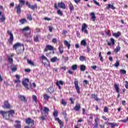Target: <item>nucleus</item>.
<instances>
[{
    "mask_svg": "<svg viewBox=\"0 0 128 128\" xmlns=\"http://www.w3.org/2000/svg\"><path fill=\"white\" fill-rule=\"evenodd\" d=\"M52 42L54 44H56L58 42V40L56 38H54L52 40Z\"/></svg>",
    "mask_w": 128,
    "mask_h": 128,
    "instance_id": "obj_59",
    "label": "nucleus"
},
{
    "mask_svg": "<svg viewBox=\"0 0 128 128\" xmlns=\"http://www.w3.org/2000/svg\"><path fill=\"white\" fill-rule=\"evenodd\" d=\"M30 30V27L27 26V27L24 28L23 29H22V32H28V30Z\"/></svg>",
    "mask_w": 128,
    "mask_h": 128,
    "instance_id": "obj_48",
    "label": "nucleus"
},
{
    "mask_svg": "<svg viewBox=\"0 0 128 128\" xmlns=\"http://www.w3.org/2000/svg\"><path fill=\"white\" fill-rule=\"evenodd\" d=\"M26 6H28V8H29L31 10H36V8H38V5L36 4H34L33 6H31L30 4V3H28V2H27L26 3Z\"/></svg>",
    "mask_w": 128,
    "mask_h": 128,
    "instance_id": "obj_8",
    "label": "nucleus"
},
{
    "mask_svg": "<svg viewBox=\"0 0 128 128\" xmlns=\"http://www.w3.org/2000/svg\"><path fill=\"white\" fill-rule=\"evenodd\" d=\"M114 88L116 90V92L117 93H119L120 92V88L118 87V84H114Z\"/></svg>",
    "mask_w": 128,
    "mask_h": 128,
    "instance_id": "obj_27",
    "label": "nucleus"
},
{
    "mask_svg": "<svg viewBox=\"0 0 128 128\" xmlns=\"http://www.w3.org/2000/svg\"><path fill=\"white\" fill-rule=\"evenodd\" d=\"M32 99L33 102L35 104H38V96H36V95H33L32 96Z\"/></svg>",
    "mask_w": 128,
    "mask_h": 128,
    "instance_id": "obj_23",
    "label": "nucleus"
},
{
    "mask_svg": "<svg viewBox=\"0 0 128 128\" xmlns=\"http://www.w3.org/2000/svg\"><path fill=\"white\" fill-rule=\"evenodd\" d=\"M93 2H94V4H96V6H100V3H98V2H96V0H93Z\"/></svg>",
    "mask_w": 128,
    "mask_h": 128,
    "instance_id": "obj_61",
    "label": "nucleus"
},
{
    "mask_svg": "<svg viewBox=\"0 0 128 128\" xmlns=\"http://www.w3.org/2000/svg\"><path fill=\"white\" fill-rule=\"evenodd\" d=\"M69 8L70 10V12L74 10V5H72V3H70L69 4Z\"/></svg>",
    "mask_w": 128,
    "mask_h": 128,
    "instance_id": "obj_40",
    "label": "nucleus"
},
{
    "mask_svg": "<svg viewBox=\"0 0 128 128\" xmlns=\"http://www.w3.org/2000/svg\"><path fill=\"white\" fill-rule=\"evenodd\" d=\"M4 20H6V18H4V16H2V18H0V20L2 22H4Z\"/></svg>",
    "mask_w": 128,
    "mask_h": 128,
    "instance_id": "obj_63",
    "label": "nucleus"
},
{
    "mask_svg": "<svg viewBox=\"0 0 128 128\" xmlns=\"http://www.w3.org/2000/svg\"><path fill=\"white\" fill-rule=\"evenodd\" d=\"M24 128H34V125H30V126H24Z\"/></svg>",
    "mask_w": 128,
    "mask_h": 128,
    "instance_id": "obj_54",
    "label": "nucleus"
},
{
    "mask_svg": "<svg viewBox=\"0 0 128 128\" xmlns=\"http://www.w3.org/2000/svg\"><path fill=\"white\" fill-rule=\"evenodd\" d=\"M88 25L86 23H84L82 25V30H86L88 28Z\"/></svg>",
    "mask_w": 128,
    "mask_h": 128,
    "instance_id": "obj_35",
    "label": "nucleus"
},
{
    "mask_svg": "<svg viewBox=\"0 0 128 128\" xmlns=\"http://www.w3.org/2000/svg\"><path fill=\"white\" fill-rule=\"evenodd\" d=\"M108 124H109V126H110L112 128H116V122H109L108 123Z\"/></svg>",
    "mask_w": 128,
    "mask_h": 128,
    "instance_id": "obj_33",
    "label": "nucleus"
},
{
    "mask_svg": "<svg viewBox=\"0 0 128 128\" xmlns=\"http://www.w3.org/2000/svg\"><path fill=\"white\" fill-rule=\"evenodd\" d=\"M82 32H84V34H88V32L86 29H84V30H82Z\"/></svg>",
    "mask_w": 128,
    "mask_h": 128,
    "instance_id": "obj_57",
    "label": "nucleus"
},
{
    "mask_svg": "<svg viewBox=\"0 0 128 128\" xmlns=\"http://www.w3.org/2000/svg\"><path fill=\"white\" fill-rule=\"evenodd\" d=\"M74 84L77 93L80 94V86H78V79H74Z\"/></svg>",
    "mask_w": 128,
    "mask_h": 128,
    "instance_id": "obj_3",
    "label": "nucleus"
},
{
    "mask_svg": "<svg viewBox=\"0 0 128 128\" xmlns=\"http://www.w3.org/2000/svg\"><path fill=\"white\" fill-rule=\"evenodd\" d=\"M20 24H24V22H26V20L24 18L21 19L20 20Z\"/></svg>",
    "mask_w": 128,
    "mask_h": 128,
    "instance_id": "obj_49",
    "label": "nucleus"
},
{
    "mask_svg": "<svg viewBox=\"0 0 128 128\" xmlns=\"http://www.w3.org/2000/svg\"><path fill=\"white\" fill-rule=\"evenodd\" d=\"M8 34H10V37L9 40H8V42H9V44H12V42H14V34H12V32L8 30L7 32Z\"/></svg>",
    "mask_w": 128,
    "mask_h": 128,
    "instance_id": "obj_6",
    "label": "nucleus"
},
{
    "mask_svg": "<svg viewBox=\"0 0 128 128\" xmlns=\"http://www.w3.org/2000/svg\"><path fill=\"white\" fill-rule=\"evenodd\" d=\"M120 50V47L119 46H116V48L114 50V52H118Z\"/></svg>",
    "mask_w": 128,
    "mask_h": 128,
    "instance_id": "obj_41",
    "label": "nucleus"
},
{
    "mask_svg": "<svg viewBox=\"0 0 128 128\" xmlns=\"http://www.w3.org/2000/svg\"><path fill=\"white\" fill-rule=\"evenodd\" d=\"M56 86L58 87L59 90H62V87L60 86V85L58 81L56 82Z\"/></svg>",
    "mask_w": 128,
    "mask_h": 128,
    "instance_id": "obj_58",
    "label": "nucleus"
},
{
    "mask_svg": "<svg viewBox=\"0 0 128 128\" xmlns=\"http://www.w3.org/2000/svg\"><path fill=\"white\" fill-rule=\"evenodd\" d=\"M43 112L45 114V116H47L48 114V112H50V108H48V107H44Z\"/></svg>",
    "mask_w": 128,
    "mask_h": 128,
    "instance_id": "obj_15",
    "label": "nucleus"
},
{
    "mask_svg": "<svg viewBox=\"0 0 128 128\" xmlns=\"http://www.w3.org/2000/svg\"><path fill=\"white\" fill-rule=\"evenodd\" d=\"M57 14H59V16H62V14H63L62 12L60 11V10H58L57 11Z\"/></svg>",
    "mask_w": 128,
    "mask_h": 128,
    "instance_id": "obj_55",
    "label": "nucleus"
},
{
    "mask_svg": "<svg viewBox=\"0 0 128 128\" xmlns=\"http://www.w3.org/2000/svg\"><path fill=\"white\" fill-rule=\"evenodd\" d=\"M4 108H10V104L8 103V101H5L4 102V106H2Z\"/></svg>",
    "mask_w": 128,
    "mask_h": 128,
    "instance_id": "obj_11",
    "label": "nucleus"
},
{
    "mask_svg": "<svg viewBox=\"0 0 128 128\" xmlns=\"http://www.w3.org/2000/svg\"><path fill=\"white\" fill-rule=\"evenodd\" d=\"M62 116H64V118H66V116H68V114H66V111H64L62 113Z\"/></svg>",
    "mask_w": 128,
    "mask_h": 128,
    "instance_id": "obj_50",
    "label": "nucleus"
},
{
    "mask_svg": "<svg viewBox=\"0 0 128 128\" xmlns=\"http://www.w3.org/2000/svg\"><path fill=\"white\" fill-rule=\"evenodd\" d=\"M72 70H78V65H73L72 66Z\"/></svg>",
    "mask_w": 128,
    "mask_h": 128,
    "instance_id": "obj_43",
    "label": "nucleus"
},
{
    "mask_svg": "<svg viewBox=\"0 0 128 128\" xmlns=\"http://www.w3.org/2000/svg\"><path fill=\"white\" fill-rule=\"evenodd\" d=\"M120 34H122V33H120V32H118L117 33L113 34V36H115V38H118Z\"/></svg>",
    "mask_w": 128,
    "mask_h": 128,
    "instance_id": "obj_34",
    "label": "nucleus"
},
{
    "mask_svg": "<svg viewBox=\"0 0 128 128\" xmlns=\"http://www.w3.org/2000/svg\"><path fill=\"white\" fill-rule=\"evenodd\" d=\"M26 4V0H19V4L18 6H24Z\"/></svg>",
    "mask_w": 128,
    "mask_h": 128,
    "instance_id": "obj_20",
    "label": "nucleus"
},
{
    "mask_svg": "<svg viewBox=\"0 0 128 128\" xmlns=\"http://www.w3.org/2000/svg\"><path fill=\"white\" fill-rule=\"evenodd\" d=\"M16 78H17V80H14V82L16 84H18V82L20 83V76L19 75H16Z\"/></svg>",
    "mask_w": 128,
    "mask_h": 128,
    "instance_id": "obj_21",
    "label": "nucleus"
},
{
    "mask_svg": "<svg viewBox=\"0 0 128 128\" xmlns=\"http://www.w3.org/2000/svg\"><path fill=\"white\" fill-rule=\"evenodd\" d=\"M22 6H20L19 5L16 6L15 8L17 10L16 12L18 14H20L22 12Z\"/></svg>",
    "mask_w": 128,
    "mask_h": 128,
    "instance_id": "obj_13",
    "label": "nucleus"
},
{
    "mask_svg": "<svg viewBox=\"0 0 128 128\" xmlns=\"http://www.w3.org/2000/svg\"><path fill=\"white\" fill-rule=\"evenodd\" d=\"M54 46L50 45H47L46 46V48H44V52H48V50H54Z\"/></svg>",
    "mask_w": 128,
    "mask_h": 128,
    "instance_id": "obj_9",
    "label": "nucleus"
},
{
    "mask_svg": "<svg viewBox=\"0 0 128 128\" xmlns=\"http://www.w3.org/2000/svg\"><path fill=\"white\" fill-rule=\"evenodd\" d=\"M41 58L43 60H48V58H46V56H44V55H42V56Z\"/></svg>",
    "mask_w": 128,
    "mask_h": 128,
    "instance_id": "obj_56",
    "label": "nucleus"
},
{
    "mask_svg": "<svg viewBox=\"0 0 128 128\" xmlns=\"http://www.w3.org/2000/svg\"><path fill=\"white\" fill-rule=\"evenodd\" d=\"M11 70L12 72H16L18 70V67L16 66H13L11 68Z\"/></svg>",
    "mask_w": 128,
    "mask_h": 128,
    "instance_id": "obj_30",
    "label": "nucleus"
},
{
    "mask_svg": "<svg viewBox=\"0 0 128 128\" xmlns=\"http://www.w3.org/2000/svg\"><path fill=\"white\" fill-rule=\"evenodd\" d=\"M21 48H22L23 50H24V44H22L20 42H17L13 46V48L14 50H15L18 54H20Z\"/></svg>",
    "mask_w": 128,
    "mask_h": 128,
    "instance_id": "obj_2",
    "label": "nucleus"
},
{
    "mask_svg": "<svg viewBox=\"0 0 128 128\" xmlns=\"http://www.w3.org/2000/svg\"><path fill=\"white\" fill-rule=\"evenodd\" d=\"M58 110H54V113H53V116H54V118H56V116H58Z\"/></svg>",
    "mask_w": 128,
    "mask_h": 128,
    "instance_id": "obj_42",
    "label": "nucleus"
},
{
    "mask_svg": "<svg viewBox=\"0 0 128 128\" xmlns=\"http://www.w3.org/2000/svg\"><path fill=\"white\" fill-rule=\"evenodd\" d=\"M58 6L60 8H62V10H66V4L64 3V2H58Z\"/></svg>",
    "mask_w": 128,
    "mask_h": 128,
    "instance_id": "obj_12",
    "label": "nucleus"
},
{
    "mask_svg": "<svg viewBox=\"0 0 128 128\" xmlns=\"http://www.w3.org/2000/svg\"><path fill=\"white\" fill-rule=\"evenodd\" d=\"M91 96L92 98H94L95 100H96V102H98V95L96 94H92L91 95Z\"/></svg>",
    "mask_w": 128,
    "mask_h": 128,
    "instance_id": "obj_25",
    "label": "nucleus"
},
{
    "mask_svg": "<svg viewBox=\"0 0 128 128\" xmlns=\"http://www.w3.org/2000/svg\"><path fill=\"white\" fill-rule=\"evenodd\" d=\"M18 98H20V100L22 102H26L28 100H26V97L22 95H20L18 96Z\"/></svg>",
    "mask_w": 128,
    "mask_h": 128,
    "instance_id": "obj_19",
    "label": "nucleus"
},
{
    "mask_svg": "<svg viewBox=\"0 0 128 128\" xmlns=\"http://www.w3.org/2000/svg\"><path fill=\"white\" fill-rule=\"evenodd\" d=\"M34 41L36 42H38V35H36V36H34Z\"/></svg>",
    "mask_w": 128,
    "mask_h": 128,
    "instance_id": "obj_46",
    "label": "nucleus"
},
{
    "mask_svg": "<svg viewBox=\"0 0 128 128\" xmlns=\"http://www.w3.org/2000/svg\"><path fill=\"white\" fill-rule=\"evenodd\" d=\"M120 122H124V123L128 122V116L126 117V118H125L123 120H120Z\"/></svg>",
    "mask_w": 128,
    "mask_h": 128,
    "instance_id": "obj_51",
    "label": "nucleus"
},
{
    "mask_svg": "<svg viewBox=\"0 0 128 128\" xmlns=\"http://www.w3.org/2000/svg\"><path fill=\"white\" fill-rule=\"evenodd\" d=\"M111 8L112 10H116V8L114 6V4H108V5L106 6V10H110Z\"/></svg>",
    "mask_w": 128,
    "mask_h": 128,
    "instance_id": "obj_16",
    "label": "nucleus"
},
{
    "mask_svg": "<svg viewBox=\"0 0 128 128\" xmlns=\"http://www.w3.org/2000/svg\"><path fill=\"white\" fill-rule=\"evenodd\" d=\"M58 50L60 52V54H62L64 52V46L62 44H60V46L58 48Z\"/></svg>",
    "mask_w": 128,
    "mask_h": 128,
    "instance_id": "obj_24",
    "label": "nucleus"
},
{
    "mask_svg": "<svg viewBox=\"0 0 128 128\" xmlns=\"http://www.w3.org/2000/svg\"><path fill=\"white\" fill-rule=\"evenodd\" d=\"M98 122H100V116L97 115L96 118H94V128H98Z\"/></svg>",
    "mask_w": 128,
    "mask_h": 128,
    "instance_id": "obj_7",
    "label": "nucleus"
},
{
    "mask_svg": "<svg viewBox=\"0 0 128 128\" xmlns=\"http://www.w3.org/2000/svg\"><path fill=\"white\" fill-rule=\"evenodd\" d=\"M104 112H108V107H105L104 108Z\"/></svg>",
    "mask_w": 128,
    "mask_h": 128,
    "instance_id": "obj_62",
    "label": "nucleus"
},
{
    "mask_svg": "<svg viewBox=\"0 0 128 128\" xmlns=\"http://www.w3.org/2000/svg\"><path fill=\"white\" fill-rule=\"evenodd\" d=\"M86 57H84V56H80V62H84V60H86Z\"/></svg>",
    "mask_w": 128,
    "mask_h": 128,
    "instance_id": "obj_44",
    "label": "nucleus"
},
{
    "mask_svg": "<svg viewBox=\"0 0 128 128\" xmlns=\"http://www.w3.org/2000/svg\"><path fill=\"white\" fill-rule=\"evenodd\" d=\"M80 44H82V46H86V40H82L81 41Z\"/></svg>",
    "mask_w": 128,
    "mask_h": 128,
    "instance_id": "obj_37",
    "label": "nucleus"
},
{
    "mask_svg": "<svg viewBox=\"0 0 128 128\" xmlns=\"http://www.w3.org/2000/svg\"><path fill=\"white\" fill-rule=\"evenodd\" d=\"M126 84H125V88H128V81H126Z\"/></svg>",
    "mask_w": 128,
    "mask_h": 128,
    "instance_id": "obj_64",
    "label": "nucleus"
},
{
    "mask_svg": "<svg viewBox=\"0 0 128 128\" xmlns=\"http://www.w3.org/2000/svg\"><path fill=\"white\" fill-rule=\"evenodd\" d=\"M48 30L50 32H52V30H54V27H52V26H48Z\"/></svg>",
    "mask_w": 128,
    "mask_h": 128,
    "instance_id": "obj_53",
    "label": "nucleus"
},
{
    "mask_svg": "<svg viewBox=\"0 0 128 128\" xmlns=\"http://www.w3.org/2000/svg\"><path fill=\"white\" fill-rule=\"evenodd\" d=\"M27 18L29 20H32V14H27Z\"/></svg>",
    "mask_w": 128,
    "mask_h": 128,
    "instance_id": "obj_45",
    "label": "nucleus"
},
{
    "mask_svg": "<svg viewBox=\"0 0 128 128\" xmlns=\"http://www.w3.org/2000/svg\"><path fill=\"white\" fill-rule=\"evenodd\" d=\"M74 110L76 112H78L80 110V104L76 103V106L74 107Z\"/></svg>",
    "mask_w": 128,
    "mask_h": 128,
    "instance_id": "obj_14",
    "label": "nucleus"
},
{
    "mask_svg": "<svg viewBox=\"0 0 128 128\" xmlns=\"http://www.w3.org/2000/svg\"><path fill=\"white\" fill-rule=\"evenodd\" d=\"M110 42H108V46H112H112H114V38H111Z\"/></svg>",
    "mask_w": 128,
    "mask_h": 128,
    "instance_id": "obj_26",
    "label": "nucleus"
},
{
    "mask_svg": "<svg viewBox=\"0 0 128 128\" xmlns=\"http://www.w3.org/2000/svg\"><path fill=\"white\" fill-rule=\"evenodd\" d=\"M30 82V80L28 78H26L24 80L22 81V84L23 86L26 88V90H30V88H28V84Z\"/></svg>",
    "mask_w": 128,
    "mask_h": 128,
    "instance_id": "obj_5",
    "label": "nucleus"
},
{
    "mask_svg": "<svg viewBox=\"0 0 128 128\" xmlns=\"http://www.w3.org/2000/svg\"><path fill=\"white\" fill-rule=\"evenodd\" d=\"M120 72L122 74H126V70H120Z\"/></svg>",
    "mask_w": 128,
    "mask_h": 128,
    "instance_id": "obj_47",
    "label": "nucleus"
},
{
    "mask_svg": "<svg viewBox=\"0 0 128 128\" xmlns=\"http://www.w3.org/2000/svg\"><path fill=\"white\" fill-rule=\"evenodd\" d=\"M60 70H63L64 71H66V66H61L60 68Z\"/></svg>",
    "mask_w": 128,
    "mask_h": 128,
    "instance_id": "obj_60",
    "label": "nucleus"
},
{
    "mask_svg": "<svg viewBox=\"0 0 128 128\" xmlns=\"http://www.w3.org/2000/svg\"><path fill=\"white\" fill-rule=\"evenodd\" d=\"M120 66V62L116 61V62L114 64V66L118 68Z\"/></svg>",
    "mask_w": 128,
    "mask_h": 128,
    "instance_id": "obj_52",
    "label": "nucleus"
},
{
    "mask_svg": "<svg viewBox=\"0 0 128 128\" xmlns=\"http://www.w3.org/2000/svg\"><path fill=\"white\" fill-rule=\"evenodd\" d=\"M50 97L48 96V94H44V100H48V99L50 98Z\"/></svg>",
    "mask_w": 128,
    "mask_h": 128,
    "instance_id": "obj_39",
    "label": "nucleus"
},
{
    "mask_svg": "<svg viewBox=\"0 0 128 128\" xmlns=\"http://www.w3.org/2000/svg\"><path fill=\"white\" fill-rule=\"evenodd\" d=\"M25 122L28 126H34V120L30 118H28L26 119Z\"/></svg>",
    "mask_w": 128,
    "mask_h": 128,
    "instance_id": "obj_4",
    "label": "nucleus"
},
{
    "mask_svg": "<svg viewBox=\"0 0 128 128\" xmlns=\"http://www.w3.org/2000/svg\"><path fill=\"white\" fill-rule=\"evenodd\" d=\"M27 62L28 64H30V66H34V62L32 61V60L28 59Z\"/></svg>",
    "mask_w": 128,
    "mask_h": 128,
    "instance_id": "obj_36",
    "label": "nucleus"
},
{
    "mask_svg": "<svg viewBox=\"0 0 128 128\" xmlns=\"http://www.w3.org/2000/svg\"><path fill=\"white\" fill-rule=\"evenodd\" d=\"M86 66L84 64L80 66V70H81V72H84L86 70Z\"/></svg>",
    "mask_w": 128,
    "mask_h": 128,
    "instance_id": "obj_29",
    "label": "nucleus"
},
{
    "mask_svg": "<svg viewBox=\"0 0 128 128\" xmlns=\"http://www.w3.org/2000/svg\"><path fill=\"white\" fill-rule=\"evenodd\" d=\"M14 56V54H12L10 56H8V62H10V64H12V62H14V60L12 59V57Z\"/></svg>",
    "mask_w": 128,
    "mask_h": 128,
    "instance_id": "obj_22",
    "label": "nucleus"
},
{
    "mask_svg": "<svg viewBox=\"0 0 128 128\" xmlns=\"http://www.w3.org/2000/svg\"><path fill=\"white\" fill-rule=\"evenodd\" d=\"M64 44L67 46L68 50L70 48V43L68 42L66 40H64Z\"/></svg>",
    "mask_w": 128,
    "mask_h": 128,
    "instance_id": "obj_18",
    "label": "nucleus"
},
{
    "mask_svg": "<svg viewBox=\"0 0 128 128\" xmlns=\"http://www.w3.org/2000/svg\"><path fill=\"white\" fill-rule=\"evenodd\" d=\"M14 114H16L14 110H10L8 111H0V114L2 116V118L7 120L12 121V118H14Z\"/></svg>",
    "mask_w": 128,
    "mask_h": 128,
    "instance_id": "obj_1",
    "label": "nucleus"
},
{
    "mask_svg": "<svg viewBox=\"0 0 128 128\" xmlns=\"http://www.w3.org/2000/svg\"><path fill=\"white\" fill-rule=\"evenodd\" d=\"M48 92H50V94H52L54 92V89L52 87H50V88L47 89Z\"/></svg>",
    "mask_w": 128,
    "mask_h": 128,
    "instance_id": "obj_28",
    "label": "nucleus"
},
{
    "mask_svg": "<svg viewBox=\"0 0 128 128\" xmlns=\"http://www.w3.org/2000/svg\"><path fill=\"white\" fill-rule=\"evenodd\" d=\"M61 104H62L64 106H66V104H68V102L64 99H62V101H61Z\"/></svg>",
    "mask_w": 128,
    "mask_h": 128,
    "instance_id": "obj_38",
    "label": "nucleus"
},
{
    "mask_svg": "<svg viewBox=\"0 0 128 128\" xmlns=\"http://www.w3.org/2000/svg\"><path fill=\"white\" fill-rule=\"evenodd\" d=\"M15 122L16 124L14 126L16 128H22V126L20 125V121L16 120L15 121Z\"/></svg>",
    "mask_w": 128,
    "mask_h": 128,
    "instance_id": "obj_17",
    "label": "nucleus"
},
{
    "mask_svg": "<svg viewBox=\"0 0 128 128\" xmlns=\"http://www.w3.org/2000/svg\"><path fill=\"white\" fill-rule=\"evenodd\" d=\"M57 60H60L58 58V57L56 56H54L50 59V62H56Z\"/></svg>",
    "mask_w": 128,
    "mask_h": 128,
    "instance_id": "obj_32",
    "label": "nucleus"
},
{
    "mask_svg": "<svg viewBox=\"0 0 128 128\" xmlns=\"http://www.w3.org/2000/svg\"><path fill=\"white\" fill-rule=\"evenodd\" d=\"M55 120H56V122H58L60 126V128H64V122H62V121L60 120V118H55Z\"/></svg>",
    "mask_w": 128,
    "mask_h": 128,
    "instance_id": "obj_10",
    "label": "nucleus"
},
{
    "mask_svg": "<svg viewBox=\"0 0 128 128\" xmlns=\"http://www.w3.org/2000/svg\"><path fill=\"white\" fill-rule=\"evenodd\" d=\"M90 16H92L91 18L92 22H94L96 20V14H94V12H91Z\"/></svg>",
    "mask_w": 128,
    "mask_h": 128,
    "instance_id": "obj_31",
    "label": "nucleus"
}]
</instances>
